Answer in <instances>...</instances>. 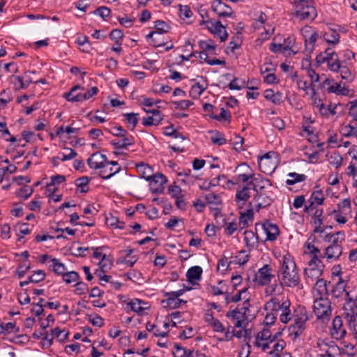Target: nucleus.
Wrapping results in <instances>:
<instances>
[{"label": "nucleus", "instance_id": "1a4fd4ad", "mask_svg": "<svg viewBox=\"0 0 357 357\" xmlns=\"http://www.w3.org/2000/svg\"><path fill=\"white\" fill-rule=\"evenodd\" d=\"M296 6V16L301 20H313L317 16V10L314 6V1H312L311 3H305V5H298Z\"/></svg>", "mask_w": 357, "mask_h": 357}, {"label": "nucleus", "instance_id": "e433bc0d", "mask_svg": "<svg viewBox=\"0 0 357 357\" xmlns=\"http://www.w3.org/2000/svg\"><path fill=\"white\" fill-rule=\"evenodd\" d=\"M111 144L116 149H122L125 148L128 146H130L134 144V138L131 135H127L126 137H122V139L120 140H113L111 142Z\"/></svg>", "mask_w": 357, "mask_h": 357}, {"label": "nucleus", "instance_id": "13d9d810", "mask_svg": "<svg viewBox=\"0 0 357 357\" xmlns=\"http://www.w3.org/2000/svg\"><path fill=\"white\" fill-rule=\"evenodd\" d=\"M53 271L58 275H63L66 271L63 264L60 263L57 259H52Z\"/></svg>", "mask_w": 357, "mask_h": 357}, {"label": "nucleus", "instance_id": "58836bf2", "mask_svg": "<svg viewBox=\"0 0 357 357\" xmlns=\"http://www.w3.org/2000/svg\"><path fill=\"white\" fill-rule=\"evenodd\" d=\"M253 208H252V203H249V208L246 210V211L243 213H241L239 217V222L243 225V227H245L248 225V222L253 219Z\"/></svg>", "mask_w": 357, "mask_h": 357}, {"label": "nucleus", "instance_id": "7c9ffc66", "mask_svg": "<svg viewBox=\"0 0 357 357\" xmlns=\"http://www.w3.org/2000/svg\"><path fill=\"white\" fill-rule=\"evenodd\" d=\"M323 37L325 41L331 47L337 45L340 43V35L335 30L330 29L328 31H326Z\"/></svg>", "mask_w": 357, "mask_h": 357}, {"label": "nucleus", "instance_id": "c85d7f7f", "mask_svg": "<svg viewBox=\"0 0 357 357\" xmlns=\"http://www.w3.org/2000/svg\"><path fill=\"white\" fill-rule=\"evenodd\" d=\"M135 167L139 176L146 181L150 180L151 176L154 174L153 169L148 164L141 162L136 165Z\"/></svg>", "mask_w": 357, "mask_h": 357}, {"label": "nucleus", "instance_id": "dca6fc26", "mask_svg": "<svg viewBox=\"0 0 357 357\" xmlns=\"http://www.w3.org/2000/svg\"><path fill=\"white\" fill-rule=\"evenodd\" d=\"M303 31L305 33V51L311 53L314 50L315 43L318 38V33L317 31L312 30L311 27L309 26L305 27Z\"/></svg>", "mask_w": 357, "mask_h": 357}, {"label": "nucleus", "instance_id": "2eb2a0df", "mask_svg": "<svg viewBox=\"0 0 357 357\" xmlns=\"http://www.w3.org/2000/svg\"><path fill=\"white\" fill-rule=\"evenodd\" d=\"M324 268L307 266L304 269V278L307 284L312 285L314 282L321 279Z\"/></svg>", "mask_w": 357, "mask_h": 357}, {"label": "nucleus", "instance_id": "b1692460", "mask_svg": "<svg viewBox=\"0 0 357 357\" xmlns=\"http://www.w3.org/2000/svg\"><path fill=\"white\" fill-rule=\"evenodd\" d=\"M343 316L349 325V329L357 335V310L344 311Z\"/></svg>", "mask_w": 357, "mask_h": 357}, {"label": "nucleus", "instance_id": "39448f33", "mask_svg": "<svg viewBox=\"0 0 357 357\" xmlns=\"http://www.w3.org/2000/svg\"><path fill=\"white\" fill-rule=\"evenodd\" d=\"M316 59L319 63H326L328 69L333 72H337L341 64L338 55L331 47H328L325 51L320 52Z\"/></svg>", "mask_w": 357, "mask_h": 357}, {"label": "nucleus", "instance_id": "a211bd4d", "mask_svg": "<svg viewBox=\"0 0 357 357\" xmlns=\"http://www.w3.org/2000/svg\"><path fill=\"white\" fill-rule=\"evenodd\" d=\"M330 282L323 278L314 282L313 284V296L314 298H328L329 294L328 285Z\"/></svg>", "mask_w": 357, "mask_h": 357}, {"label": "nucleus", "instance_id": "f8f14e48", "mask_svg": "<svg viewBox=\"0 0 357 357\" xmlns=\"http://www.w3.org/2000/svg\"><path fill=\"white\" fill-rule=\"evenodd\" d=\"M149 181V187L151 191L154 194L162 193L164 190V185L167 183V179L165 175L161 173L154 174L151 176Z\"/></svg>", "mask_w": 357, "mask_h": 357}, {"label": "nucleus", "instance_id": "49530a36", "mask_svg": "<svg viewBox=\"0 0 357 357\" xmlns=\"http://www.w3.org/2000/svg\"><path fill=\"white\" fill-rule=\"evenodd\" d=\"M337 72L340 73L342 79L346 80L347 82H351L354 79V74L346 66H342V63L340 65V68Z\"/></svg>", "mask_w": 357, "mask_h": 357}, {"label": "nucleus", "instance_id": "37998d69", "mask_svg": "<svg viewBox=\"0 0 357 357\" xmlns=\"http://www.w3.org/2000/svg\"><path fill=\"white\" fill-rule=\"evenodd\" d=\"M138 116V114L133 112L123 114V116L126 118V120L127 126L130 130H135L139 121Z\"/></svg>", "mask_w": 357, "mask_h": 357}, {"label": "nucleus", "instance_id": "2f4dec72", "mask_svg": "<svg viewBox=\"0 0 357 357\" xmlns=\"http://www.w3.org/2000/svg\"><path fill=\"white\" fill-rule=\"evenodd\" d=\"M79 89H81L79 85H75L71 88L69 92L64 93L62 96L68 102H82V93H76Z\"/></svg>", "mask_w": 357, "mask_h": 357}, {"label": "nucleus", "instance_id": "473e14b6", "mask_svg": "<svg viewBox=\"0 0 357 357\" xmlns=\"http://www.w3.org/2000/svg\"><path fill=\"white\" fill-rule=\"evenodd\" d=\"M347 287L345 281L340 278L331 290L332 296L335 298L343 297Z\"/></svg>", "mask_w": 357, "mask_h": 357}, {"label": "nucleus", "instance_id": "9d476101", "mask_svg": "<svg viewBox=\"0 0 357 357\" xmlns=\"http://www.w3.org/2000/svg\"><path fill=\"white\" fill-rule=\"evenodd\" d=\"M201 24H206V27L209 31L215 36H218L220 38L221 42L225 41L227 38L228 33L225 30V27L220 21H202Z\"/></svg>", "mask_w": 357, "mask_h": 357}, {"label": "nucleus", "instance_id": "f3484780", "mask_svg": "<svg viewBox=\"0 0 357 357\" xmlns=\"http://www.w3.org/2000/svg\"><path fill=\"white\" fill-rule=\"evenodd\" d=\"M227 317L229 318L234 326L236 328H242L247 319V315H245V311L238 310V307L235 310H229L227 313Z\"/></svg>", "mask_w": 357, "mask_h": 357}, {"label": "nucleus", "instance_id": "09e8293b", "mask_svg": "<svg viewBox=\"0 0 357 357\" xmlns=\"http://www.w3.org/2000/svg\"><path fill=\"white\" fill-rule=\"evenodd\" d=\"M89 179L87 176H82L77 178L75 181V185L79 189L80 192L85 193L89 191L88 184Z\"/></svg>", "mask_w": 357, "mask_h": 357}, {"label": "nucleus", "instance_id": "4468645a", "mask_svg": "<svg viewBox=\"0 0 357 357\" xmlns=\"http://www.w3.org/2000/svg\"><path fill=\"white\" fill-rule=\"evenodd\" d=\"M238 169L242 170V172L235 176L236 183L238 185L245 183L247 185L252 177V169L245 163H242L236 168V170Z\"/></svg>", "mask_w": 357, "mask_h": 357}, {"label": "nucleus", "instance_id": "a878e982", "mask_svg": "<svg viewBox=\"0 0 357 357\" xmlns=\"http://www.w3.org/2000/svg\"><path fill=\"white\" fill-rule=\"evenodd\" d=\"M127 305L131 310L139 315H142L146 310L149 309L148 303L139 299H132Z\"/></svg>", "mask_w": 357, "mask_h": 357}, {"label": "nucleus", "instance_id": "cd10ccee", "mask_svg": "<svg viewBox=\"0 0 357 357\" xmlns=\"http://www.w3.org/2000/svg\"><path fill=\"white\" fill-rule=\"evenodd\" d=\"M318 347L321 351V354H319L321 357H327L328 355L337 354L339 351V347L334 343L328 344L324 342L321 343L319 342Z\"/></svg>", "mask_w": 357, "mask_h": 357}, {"label": "nucleus", "instance_id": "8fccbe9b", "mask_svg": "<svg viewBox=\"0 0 357 357\" xmlns=\"http://www.w3.org/2000/svg\"><path fill=\"white\" fill-rule=\"evenodd\" d=\"M206 89V87H204L199 82H196L193 84L190 90V96L192 98H198L202 94V93Z\"/></svg>", "mask_w": 357, "mask_h": 357}, {"label": "nucleus", "instance_id": "a19ab883", "mask_svg": "<svg viewBox=\"0 0 357 357\" xmlns=\"http://www.w3.org/2000/svg\"><path fill=\"white\" fill-rule=\"evenodd\" d=\"M264 97L266 100L271 101L275 105H279L282 101L281 93H275L272 89H267L264 91Z\"/></svg>", "mask_w": 357, "mask_h": 357}, {"label": "nucleus", "instance_id": "412c9836", "mask_svg": "<svg viewBox=\"0 0 357 357\" xmlns=\"http://www.w3.org/2000/svg\"><path fill=\"white\" fill-rule=\"evenodd\" d=\"M251 189L252 188L247 184L236 191L235 200L239 207H242L250 197Z\"/></svg>", "mask_w": 357, "mask_h": 357}, {"label": "nucleus", "instance_id": "69168bd1", "mask_svg": "<svg viewBox=\"0 0 357 357\" xmlns=\"http://www.w3.org/2000/svg\"><path fill=\"white\" fill-rule=\"evenodd\" d=\"M273 336L268 330H264L259 332L256 336L255 342L272 340Z\"/></svg>", "mask_w": 357, "mask_h": 357}, {"label": "nucleus", "instance_id": "6e6d98bb", "mask_svg": "<svg viewBox=\"0 0 357 357\" xmlns=\"http://www.w3.org/2000/svg\"><path fill=\"white\" fill-rule=\"evenodd\" d=\"M109 38L115 42L116 45H121L123 38V33L121 29H114L111 31Z\"/></svg>", "mask_w": 357, "mask_h": 357}, {"label": "nucleus", "instance_id": "bb28decb", "mask_svg": "<svg viewBox=\"0 0 357 357\" xmlns=\"http://www.w3.org/2000/svg\"><path fill=\"white\" fill-rule=\"evenodd\" d=\"M273 280V283L271 282L270 284L266 286V287L264 290V294L266 296H271L276 294H278V296H281L280 293L285 288V287L282 285L278 278L277 280L275 278Z\"/></svg>", "mask_w": 357, "mask_h": 357}, {"label": "nucleus", "instance_id": "603ef678", "mask_svg": "<svg viewBox=\"0 0 357 357\" xmlns=\"http://www.w3.org/2000/svg\"><path fill=\"white\" fill-rule=\"evenodd\" d=\"M324 257V255H312L311 259L307 263V266L310 267H318V268H324V265L323 264L321 261V258Z\"/></svg>", "mask_w": 357, "mask_h": 357}, {"label": "nucleus", "instance_id": "6ab92c4d", "mask_svg": "<svg viewBox=\"0 0 357 357\" xmlns=\"http://www.w3.org/2000/svg\"><path fill=\"white\" fill-rule=\"evenodd\" d=\"M212 10L219 17H230L233 14L231 8L223 3L221 0H213Z\"/></svg>", "mask_w": 357, "mask_h": 357}, {"label": "nucleus", "instance_id": "5701e85b", "mask_svg": "<svg viewBox=\"0 0 357 357\" xmlns=\"http://www.w3.org/2000/svg\"><path fill=\"white\" fill-rule=\"evenodd\" d=\"M248 261V256L245 255L243 259H238V257H236L235 259L230 262H228L227 259L226 257H223L218 261V270L221 271L222 273H225L227 271L229 264L234 263L239 265H243Z\"/></svg>", "mask_w": 357, "mask_h": 357}, {"label": "nucleus", "instance_id": "ddd939ff", "mask_svg": "<svg viewBox=\"0 0 357 357\" xmlns=\"http://www.w3.org/2000/svg\"><path fill=\"white\" fill-rule=\"evenodd\" d=\"M347 334L346 328L344 327L343 321L340 316H336L333 320L331 328V337L337 340L343 339Z\"/></svg>", "mask_w": 357, "mask_h": 357}, {"label": "nucleus", "instance_id": "ea45409f", "mask_svg": "<svg viewBox=\"0 0 357 357\" xmlns=\"http://www.w3.org/2000/svg\"><path fill=\"white\" fill-rule=\"evenodd\" d=\"M260 195L261 197L259 199H253V200L257 203V211H259L261 208H264L270 206L273 202L272 199L268 195H266L264 193L260 194Z\"/></svg>", "mask_w": 357, "mask_h": 357}, {"label": "nucleus", "instance_id": "6e6552de", "mask_svg": "<svg viewBox=\"0 0 357 357\" xmlns=\"http://www.w3.org/2000/svg\"><path fill=\"white\" fill-rule=\"evenodd\" d=\"M274 155V153L268 152L259 158L258 165L261 172L271 174L275 170L277 161L275 158H273Z\"/></svg>", "mask_w": 357, "mask_h": 357}, {"label": "nucleus", "instance_id": "20e7f679", "mask_svg": "<svg viewBox=\"0 0 357 357\" xmlns=\"http://www.w3.org/2000/svg\"><path fill=\"white\" fill-rule=\"evenodd\" d=\"M313 312L317 320L328 321L332 316L331 302L328 298H314Z\"/></svg>", "mask_w": 357, "mask_h": 357}, {"label": "nucleus", "instance_id": "5fc2aeb1", "mask_svg": "<svg viewBox=\"0 0 357 357\" xmlns=\"http://www.w3.org/2000/svg\"><path fill=\"white\" fill-rule=\"evenodd\" d=\"M204 199L208 204L219 205L221 204L220 197L215 193L209 192L204 195Z\"/></svg>", "mask_w": 357, "mask_h": 357}, {"label": "nucleus", "instance_id": "4d7b16f0", "mask_svg": "<svg viewBox=\"0 0 357 357\" xmlns=\"http://www.w3.org/2000/svg\"><path fill=\"white\" fill-rule=\"evenodd\" d=\"M280 335V333H276L272 338V340L266 341L264 343H260L259 342H255V345L257 347L261 348L262 351H266L267 349L272 348L271 344L275 342L276 339L278 338V335Z\"/></svg>", "mask_w": 357, "mask_h": 357}, {"label": "nucleus", "instance_id": "a18cd8bd", "mask_svg": "<svg viewBox=\"0 0 357 357\" xmlns=\"http://www.w3.org/2000/svg\"><path fill=\"white\" fill-rule=\"evenodd\" d=\"M174 354L175 357H192L193 356V351L176 344L174 345Z\"/></svg>", "mask_w": 357, "mask_h": 357}, {"label": "nucleus", "instance_id": "393cba45", "mask_svg": "<svg viewBox=\"0 0 357 357\" xmlns=\"http://www.w3.org/2000/svg\"><path fill=\"white\" fill-rule=\"evenodd\" d=\"M308 320V317L306 313H301L300 316L294 319V323L292 325V331L296 335H300L305 329L306 321Z\"/></svg>", "mask_w": 357, "mask_h": 357}, {"label": "nucleus", "instance_id": "aec40b11", "mask_svg": "<svg viewBox=\"0 0 357 357\" xmlns=\"http://www.w3.org/2000/svg\"><path fill=\"white\" fill-rule=\"evenodd\" d=\"M261 226L266 235V241H273L276 240L280 231L278 227L275 224L266 221L264 222Z\"/></svg>", "mask_w": 357, "mask_h": 357}, {"label": "nucleus", "instance_id": "c756f323", "mask_svg": "<svg viewBox=\"0 0 357 357\" xmlns=\"http://www.w3.org/2000/svg\"><path fill=\"white\" fill-rule=\"evenodd\" d=\"M165 299L161 301V303L164 307L169 309L178 308L181 303H185L186 301L180 298H177L175 296H165Z\"/></svg>", "mask_w": 357, "mask_h": 357}, {"label": "nucleus", "instance_id": "4c0bfd02", "mask_svg": "<svg viewBox=\"0 0 357 357\" xmlns=\"http://www.w3.org/2000/svg\"><path fill=\"white\" fill-rule=\"evenodd\" d=\"M289 178L287 179L286 184L287 185H293L297 183L303 182L307 178V176L303 174H298L296 172H290L287 174Z\"/></svg>", "mask_w": 357, "mask_h": 357}, {"label": "nucleus", "instance_id": "72a5a7b5", "mask_svg": "<svg viewBox=\"0 0 357 357\" xmlns=\"http://www.w3.org/2000/svg\"><path fill=\"white\" fill-rule=\"evenodd\" d=\"M244 242L249 249L255 248L258 243V238L256 234L250 230L244 232Z\"/></svg>", "mask_w": 357, "mask_h": 357}, {"label": "nucleus", "instance_id": "bf43d9fd", "mask_svg": "<svg viewBox=\"0 0 357 357\" xmlns=\"http://www.w3.org/2000/svg\"><path fill=\"white\" fill-rule=\"evenodd\" d=\"M356 125L355 123L351 121L349 124L343 126L341 128L342 134L345 137L354 136Z\"/></svg>", "mask_w": 357, "mask_h": 357}, {"label": "nucleus", "instance_id": "774afa93", "mask_svg": "<svg viewBox=\"0 0 357 357\" xmlns=\"http://www.w3.org/2000/svg\"><path fill=\"white\" fill-rule=\"evenodd\" d=\"M99 268L102 269L103 271H107L111 268L112 266V262L109 259L108 257L106 255H102L101 260L98 263Z\"/></svg>", "mask_w": 357, "mask_h": 357}, {"label": "nucleus", "instance_id": "052dcab7", "mask_svg": "<svg viewBox=\"0 0 357 357\" xmlns=\"http://www.w3.org/2000/svg\"><path fill=\"white\" fill-rule=\"evenodd\" d=\"M328 161L331 165L335 168L340 167L342 162V156L337 152L332 153L328 158Z\"/></svg>", "mask_w": 357, "mask_h": 357}, {"label": "nucleus", "instance_id": "e2e57ef3", "mask_svg": "<svg viewBox=\"0 0 357 357\" xmlns=\"http://www.w3.org/2000/svg\"><path fill=\"white\" fill-rule=\"evenodd\" d=\"M62 276L63 280L67 284L76 282L79 279V274L75 271L65 273Z\"/></svg>", "mask_w": 357, "mask_h": 357}, {"label": "nucleus", "instance_id": "c9c22d12", "mask_svg": "<svg viewBox=\"0 0 357 357\" xmlns=\"http://www.w3.org/2000/svg\"><path fill=\"white\" fill-rule=\"evenodd\" d=\"M202 268L200 266H193L188 269L186 277L189 282H192L201 278Z\"/></svg>", "mask_w": 357, "mask_h": 357}, {"label": "nucleus", "instance_id": "79ce46f5", "mask_svg": "<svg viewBox=\"0 0 357 357\" xmlns=\"http://www.w3.org/2000/svg\"><path fill=\"white\" fill-rule=\"evenodd\" d=\"M324 195L321 190H318L312 192L311 196L308 200V202H310L314 206L317 205H322L324 201Z\"/></svg>", "mask_w": 357, "mask_h": 357}, {"label": "nucleus", "instance_id": "680f3d73", "mask_svg": "<svg viewBox=\"0 0 357 357\" xmlns=\"http://www.w3.org/2000/svg\"><path fill=\"white\" fill-rule=\"evenodd\" d=\"M259 183H266L267 185H271V181L268 179H265L261 177L260 175H256L252 172V177L248 183V185L252 188L255 184H258Z\"/></svg>", "mask_w": 357, "mask_h": 357}, {"label": "nucleus", "instance_id": "de8ad7c7", "mask_svg": "<svg viewBox=\"0 0 357 357\" xmlns=\"http://www.w3.org/2000/svg\"><path fill=\"white\" fill-rule=\"evenodd\" d=\"M210 133L211 134V140L213 144L221 146L226 143V139L221 132L217 130H212L210 131Z\"/></svg>", "mask_w": 357, "mask_h": 357}, {"label": "nucleus", "instance_id": "0e129e2a", "mask_svg": "<svg viewBox=\"0 0 357 357\" xmlns=\"http://www.w3.org/2000/svg\"><path fill=\"white\" fill-rule=\"evenodd\" d=\"M146 330L149 332L152 333L155 336L165 337L167 335V332H161L154 324H151L150 322L146 324Z\"/></svg>", "mask_w": 357, "mask_h": 357}, {"label": "nucleus", "instance_id": "f257e3e1", "mask_svg": "<svg viewBox=\"0 0 357 357\" xmlns=\"http://www.w3.org/2000/svg\"><path fill=\"white\" fill-rule=\"evenodd\" d=\"M277 278L287 288L301 290L303 288L298 269L293 256L287 253L279 261Z\"/></svg>", "mask_w": 357, "mask_h": 357}, {"label": "nucleus", "instance_id": "f704fd0d", "mask_svg": "<svg viewBox=\"0 0 357 357\" xmlns=\"http://www.w3.org/2000/svg\"><path fill=\"white\" fill-rule=\"evenodd\" d=\"M200 49L208 54H215L216 45L211 40H201L199 43Z\"/></svg>", "mask_w": 357, "mask_h": 357}, {"label": "nucleus", "instance_id": "864d4df0", "mask_svg": "<svg viewBox=\"0 0 357 357\" xmlns=\"http://www.w3.org/2000/svg\"><path fill=\"white\" fill-rule=\"evenodd\" d=\"M349 116L352 118V122L357 124V100H354L348 103Z\"/></svg>", "mask_w": 357, "mask_h": 357}, {"label": "nucleus", "instance_id": "4be33fe9", "mask_svg": "<svg viewBox=\"0 0 357 357\" xmlns=\"http://www.w3.org/2000/svg\"><path fill=\"white\" fill-rule=\"evenodd\" d=\"M342 254V245H330L326 249L324 257L328 260L336 261Z\"/></svg>", "mask_w": 357, "mask_h": 357}, {"label": "nucleus", "instance_id": "9b49d317", "mask_svg": "<svg viewBox=\"0 0 357 357\" xmlns=\"http://www.w3.org/2000/svg\"><path fill=\"white\" fill-rule=\"evenodd\" d=\"M343 297L345 300L343 312L357 310V289L347 287Z\"/></svg>", "mask_w": 357, "mask_h": 357}, {"label": "nucleus", "instance_id": "f03ea898", "mask_svg": "<svg viewBox=\"0 0 357 357\" xmlns=\"http://www.w3.org/2000/svg\"><path fill=\"white\" fill-rule=\"evenodd\" d=\"M291 302L288 298L284 296H273L264 305L267 311H274L279 315L280 320L284 324H287L291 319L290 310Z\"/></svg>", "mask_w": 357, "mask_h": 357}, {"label": "nucleus", "instance_id": "3c124183", "mask_svg": "<svg viewBox=\"0 0 357 357\" xmlns=\"http://www.w3.org/2000/svg\"><path fill=\"white\" fill-rule=\"evenodd\" d=\"M66 177L63 175H54L51 177V181L47 185V191H51L56 185H59L65 181Z\"/></svg>", "mask_w": 357, "mask_h": 357}, {"label": "nucleus", "instance_id": "338daca9", "mask_svg": "<svg viewBox=\"0 0 357 357\" xmlns=\"http://www.w3.org/2000/svg\"><path fill=\"white\" fill-rule=\"evenodd\" d=\"M45 278V273L42 270H38L34 271L33 274L29 276V281L33 283H38L43 281Z\"/></svg>", "mask_w": 357, "mask_h": 357}, {"label": "nucleus", "instance_id": "0eeeda50", "mask_svg": "<svg viewBox=\"0 0 357 357\" xmlns=\"http://www.w3.org/2000/svg\"><path fill=\"white\" fill-rule=\"evenodd\" d=\"M324 86H327V90L329 93H333L339 96H346L352 97L354 96V91L350 89L347 85L342 84L335 82L333 79H326L323 83Z\"/></svg>", "mask_w": 357, "mask_h": 357}, {"label": "nucleus", "instance_id": "7ed1b4c3", "mask_svg": "<svg viewBox=\"0 0 357 357\" xmlns=\"http://www.w3.org/2000/svg\"><path fill=\"white\" fill-rule=\"evenodd\" d=\"M87 162L90 168L94 169H100L99 174L100 176L103 179H109L112 176L121 171V167H118L116 168L114 172L106 175V173H107V166L109 162L107 160L105 155L100 154L98 152L93 153L91 156L88 159Z\"/></svg>", "mask_w": 357, "mask_h": 357}, {"label": "nucleus", "instance_id": "423d86ee", "mask_svg": "<svg viewBox=\"0 0 357 357\" xmlns=\"http://www.w3.org/2000/svg\"><path fill=\"white\" fill-rule=\"evenodd\" d=\"M275 278L272 267L269 264H265L255 273L253 282L258 287H265L270 284Z\"/></svg>", "mask_w": 357, "mask_h": 357}, {"label": "nucleus", "instance_id": "c03bdc74", "mask_svg": "<svg viewBox=\"0 0 357 357\" xmlns=\"http://www.w3.org/2000/svg\"><path fill=\"white\" fill-rule=\"evenodd\" d=\"M198 53H199V58L200 59V60L204 61L208 65H211V66L224 65L225 63V61H222V60L217 59H209L208 54L207 53H206L205 52H203L202 50Z\"/></svg>", "mask_w": 357, "mask_h": 357}]
</instances>
